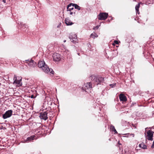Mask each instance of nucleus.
Masks as SVG:
<instances>
[{
  "label": "nucleus",
  "mask_w": 154,
  "mask_h": 154,
  "mask_svg": "<svg viewBox=\"0 0 154 154\" xmlns=\"http://www.w3.org/2000/svg\"><path fill=\"white\" fill-rule=\"evenodd\" d=\"M118 44L119 42L117 40H115L114 41V43H113L112 45H114L115 44Z\"/></svg>",
  "instance_id": "aec40b11"
},
{
  "label": "nucleus",
  "mask_w": 154,
  "mask_h": 154,
  "mask_svg": "<svg viewBox=\"0 0 154 154\" xmlns=\"http://www.w3.org/2000/svg\"><path fill=\"white\" fill-rule=\"evenodd\" d=\"M47 114L48 113L46 112H41L39 117L41 119L46 120L48 119Z\"/></svg>",
  "instance_id": "0eeeda50"
},
{
  "label": "nucleus",
  "mask_w": 154,
  "mask_h": 154,
  "mask_svg": "<svg viewBox=\"0 0 154 154\" xmlns=\"http://www.w3.org/2000/svg\"><path fill=\"white\" fill-rule=\"evenodd\" d=\"M114 131L115 132V133H117V131H116H116H115V130Z\"/></svg>",
  "instance_id": "bb28decb"
},
{
  "label": "nucleus",
  "mask_w": 154,
  "mask_h": 154,
  "mask_svg": "<svg viewBox=\"0 0 154 154\" xmlns=\"http://www.w3.org/2000/svg\"><path fill=\"white\" fill-rule=\"evenodd\" d=\"M72 6L74 7L75 9H77L78 10H80L81 9V7L75 4H72Z\"/></svg>",
  "instance_id": "f3484780"
},
{
  "label": "nucleus",
  "mask_w": 154,
  "mask_h": 154,
  "mask_svg": "<svg viewBox=\"0 0 154 154\" xmlns=\"http://www.w3.org/2000/svg\"><path fill=\"white\" fill-rule=\"evenodd\" d=\"M136 13H138V14H140V12L139 11V10H138V11H136Z\"/></svg>",
  "instance_id": "a878e982"
},
{
  "label": "nucleus",
  "mask_w": 154,
  "mask_h": 154,
  "mask_svg": "<svg viewBox=\"0 0 154 154\" xmlns=\"http://www.w3.org/2000/svg\"><path fill=\"white\" fill-rule=\"evenodd\" d=\"M104 80V78H103L100 76H97L96 77L95 82L96 84L98 85L100 84L102 82H103Z\"/></svg>",
  "instance_id": "6e6552de"
},
{
  "label": "nucleus",
  "mask_w": 154,
  "mask_h": 154,
  "mask_svg": "<svg viewBox=\"0 0 154 154\" xmlns=\"http://www.w3.org/2000/svg\"><path fill=\"white\" fill-rule=\"evenodd\" d=\"M110 128H111V129H112L113 131H114V130H115V131H116V129L115 128L114 126H113L112 125H111V127Z\"/></svg>",
  "instance_id": "412c9836"
},
{
  "label": "nucleus",
  "mask_w": 154,
  "mask_h": 154,
  "mask_svg": "<svg viewBox=\"0 0 154 154\" xmlns=\"http://www.w3.org/2000/svg\"><path fill=\"white\" fill-rule=\"evenodd\" d=\"M53 60L56 62H58L61 60L60 55L58 53H55L53 55Z\"/></svg>",
  "instance_id": "423d86ee"
},
{
  "label": "nucleus",
  "mask_w": 154,
  "mask_h": 154,
  "mask_svg": "<svg viewBox=\"0 0 154 154\" xmlns=\"http://www.w3.org/2000/svg\"><path fill=\"white\" fill-rule=\"evenodd\" d=\"M73 4V3H70L68 5L67 8V11H71V10L74 9V7L72 6Z\"/></svg>",
  "instance_id": "ddd939ff"
},
{
  "label": "nucleus",
  "mask_w": 154,
  "mask_h": 154,
  "mask_svg": "<svg viewBox=\"0 0 154 154\" xmlns=\"http://www.w3.org/2000/svg\"><path fill=\"white\" fill-rule=\"evenodd\" d=\"M66 42V40H64L63 41V42Z\"/></svg>",
  "instance_id": "c756f323"
},
{
  "label": "nucleus",
  "mask_w": 154,
  "mask_h": 154,
  "mask_svg": "<svg viewBox=\"0 0 154 154\" xmlns=\"http://www.w3.org/2000/svg\"><path fill=\"white\" fill-rule=\"evenodd\" d=\"M146 133L147 134L146 136V138L149 140H152L153 132L151 130H149Z\"/></svg>",
  "instance_id": "39448f33"
},
{
  "label": "nucleus",
  "mask_w": 154,
  "mask_h": 154,
  "mask_svg": "<svg viewBox=\"0 0 154 154\" xmlns=\"http://www.w3.org/2000/svg\"><path fill=\"white\" fill-rule=\"evenodd\" d=\"M65 22L67 26L71 25L73 23L71 21L69 18H67L65 19Z\"/></svg>",
  "instance_id": "f8f14e48"
},
{
  "label": "nucleus",
  "mask_w": 154,
  "mask_h": 154,
  "mask_svg": "<svg viewBox=\"0 0 154 154\" xmlns=\"http://www.w3.org/2000/svg\"><path fill=\"white\" fill-rule=\"evenodd\" d=\"M91 37L92 38H94L95 37H97V36H96L94 35L93 33L91 34Z\"/></svg>",
  "instance_id": "4be33fe9"
},
{
  "label": "nucleus",
  "mask_w": 154,
  "mask_h": 154,
  "mask_svg": "<svg viewBox=\"0 0 154 154\" xmlns=\"http://www.w3.org/2000/svg\"><path fill=\"white\" fill-rule=\"evenodd\" d=\"M30 97L31 98H35L36 97V96H34L33 95H31V96Z\"/></svg>",
  "instance_id": "393cba45"
},
{
  "label": "nucleus",
  "mask_w": 154,
  "mask_h": 154,
  "mask_svg": "<svg viewBox=\"0 0 154 154\" xmlns=\"http://www.w3.org/2000/svg\"><path fill=\"white\" fill-rule=\"evenodd\" d=\"M108 14L106 13H100L98 15V18L99 20H104L107 17Z\"/></svg>",
  "instance_id": "7ed1b4c3"
},
{
  "label": "nucleus",
  "mask_w": 154,
  "mask_h": 154,
  "mask_svg": "<svg viewBox=\"0 0 154 154\" xmlns=\"http://www.w3.org/2000/svg\"><path fill=\"white\" fill-rule=\"evenodd\" d=\"M3 2L4 3H6V0H3Z\"/></svg>",
  "instance_id": "cd10ccee"
},
{
  "label": "nucleus",
  "mask_w": 154,
  "mask_h": 154,
  "mask_svg": "<svg viewBox=\"0 0 154 154\" xmlns=\"http://www.w3.org/2000/svg\"><path fill=\"white\" fill-rule=\"evenodd\" d=\"M85 89H88L90 88H92V84L91 82L87 83L85 84Z\"/></svg>",
  "instance_id": "4468645a"
},
{
  "label": "nucleus",
  "mask_w": 154,
  "mask_h": 154,
  "mask_svg": "<svg viewBox=\"0 0 154 154\" xmlns=\"http://www.w3.org/2000/svg\"><path fill=\"white\" fill-rule=\"evenodd\" d=\"M69 38L71 41L73 43L78 42L77 35L74 33H71L69 35Z\"/></svg>",
  "instance_id": "f03ea898"
},
{
  "label": "nucleus",
  "mask_w": 154,
  "mask_h": 154,
  "mask_svg": "<svg viewBox=\"0 0 154 154\" xmlns=\"http://www.w3.org/2000/svg\"><path fill=\"white\" fill-rule=\"evenodd\" d=\"M99 26H97L94 27L93 29L94 30L97 29L99 28Z\"/></svg>",
  "instance_id": "b1692460"
},
{
  "label": "nucleus",
  "mask_w": 154,
  "mask_h": 154,
  "mask_svg": "<svg viewBox=\"0 0 154 154\" xmlns=\"http://www.w3.org/2000/svg\"><path fill=\"white\" fill-rule=\"evenodd\" d=\"M34 137L35 136L34 135H32L27 137L26 139L25 140V142H26L27 141H29L33 140L34 139Z\"/></svg>",
  "instance_id": "2eb2a0df"
},
{
  "label": "nucleus",
  "mask_w": 154,
  "mask_h": 154,
  "mask_svg": "<svg viewBox=\"0 0 154 154\" xmlns=\"http://www.w3.org/2000/svg\"><path fill=\"white\" fill-rule=\"evenodd\" d=\"M96 77H97L96 76L92 75H91L90 76V77L91 78V79L92 80L94 81L95 82V79H96Z\"/></svg>",
  "instance_id": "a211bd4d"
},
{
  "label": "nucleus",
  "mask_w": 154,
  "mask_h": 154,
  "mask_svg": "<svg viewBox=\"0 0 154 154\" xmlns=\"http://www.w3.org/2000/svg\"><path fill=\"white\" fill-rule=\"evenodd\" d=\"M38 66L42 69L43 71L50 75H53L54 72L52 69L49 68L47 65L45 64L44 61H40L38 63Z\"/></svg>",
  "instance_id": "f257e3e1"
},
{
  "label": "nucleus",
  "mask_w": 154,
  "mask_h": 154,
  "mask_svg": "<svg viewBox=\"0 0 154 154\" xmlns=\"http://www.w3.org/2000/svg\"><path fill=\"white\" fill-rule=\"evenodd\" d=\"M17 77L16 76V75H15L13 79V80H14V83H16L17 85H21V82L22 80L21 78L19 80H17Z\"/></svg>",
  "instance_id": "9b49d317"
},
{
  "label": "nucleus",
  "mask_w": 154,
  "mask_h": 154,
  "mask_svg": "<svg viewBox=\"0 0 154 154\" xmlns=\"http://www.w3.org/2000/svg\"><path fill=\"white\" fill-rule=\"evenodd\" d=\"M78 55H79V53H78Z\"/></svg>",
  "instance_id": "7c9ffc66"
},
{
  "label": "nucleus",
  "mask_w": 154,
  "mask_h": 154,
  "mask_svg": "<svg viewBox=\"0 0 154 154\" xmlns=\"http://www.w3.org/2000/svg\"><path fill=\"white\" fill-rule=\"evenodd\" d=\"M26 63H28V65L31 67H34L36 64V63L33 60L31 59L30 60H26Z\"/></svg>",
  "instance_id": "1a4fd4ad"
},
{
  "label": "nucleus",
  "mask_w": 154,
  "mask_h": 154,
  "mask_svg": "<svg viewBox=\"0 0 154 154\" xmlns=\"http://www.w3.org/2000/svg\"><path fill=\"white\" fill-rule=\"evenodd\" d=\"M13 111L12 110H8L3 115L2 117L4 119L10 117L12 115Z\"/></svg>",
  "instance_id": "20e7f679"
},
{
  "label": "nucleus",
  "mask_w": 154,
  "mask_h": 154,
  "mask_svg": "<svg viewBox=\"0 0 154 154\" xmlns=\"http://www.w3.org/2000/svg\"><path fill=\"white\" fill-rule=\"evenodd\" d=\"M109 85L111 88H114L116 86V84H111Z\"/></svg>",
  "instance_id": "5701e85b"
},
{
  "label": "nucleus",
  "mask_w": 154,
  "mask_h": 154,
  "mask_svg": "<svg viewBox=\"0 0 154 154\" xmlns=\"http://www.w3.org/2000/svg\"><path fill=\"white\" fill-rule=\"evenodd\" d=\"M72 14H73V13H72V12H70V15H72Z\"/></svg>",
  "instance_id": "c85d7f7f"
},
{
  "label": "nucleus",
  "mask_w": 154,
  "mask_h": 154,
  "mask_svg": "<svg viewBox=\"0 0 154 154\" xmlns=\"http://www.w3.org/2000/svg\"><path fill=\"white\" fill-rule=\"evenodd\" d=\"M119 97L120 101L125 102L127 100L126 96L122 94H119Z\"/></svg>",
  "instance_id": "9d476101"
},
{
  "label": "nucleus",
  "mask_w": 154,
  "mask_h": 154,
  "mask_svg": "<svg viewBox=\"0 0 154 154\" xmlns=\"http://www.w3.org/2000/svg\"><path fill=\"white\" fill-rule=\"evenodd\" d=\"M139 146L140 147L144 149H146L147 148L146 146L145 145L144 143H141L139 144Z\"/></svg>",
  "instance_id": "dca6fc26"
},
{
  "label": "nucleus",
  "mask_w": 154,
  "mask_h": 154,
  "mask_svg": "<svg viewBox=\"0 0 154 154\" xmlns=\"http://www.w3.org/2000/svg\"><path fill=\"white\" fill-rule=\"evenodd\" d=\"M141 3H139L135 7V9L136 11H138V10H139V9L140 7V4Z\"/></svg>",
  "instance_id": "6ab92c4d"
}]
</instances>
